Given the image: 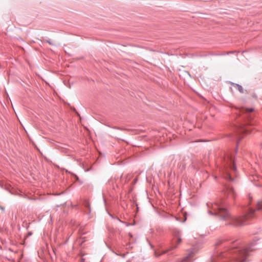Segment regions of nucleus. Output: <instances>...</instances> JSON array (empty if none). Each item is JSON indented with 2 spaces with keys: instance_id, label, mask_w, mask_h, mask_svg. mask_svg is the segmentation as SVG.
Returning a JSON list of instances; mask_svg holds the SVG:
<instances>
[{
  "instance_id": "obj_7",
  "label": "nucleus",
  "mask_w": 262,
  "mask_h": 262,
  "mask_svg": "<svg viewBox=\"0 0 262 262\" xmlns=\"http://www.w3.org/2000/svg\"><path fill=\"white\" fill-rule=\"evenodd\" d=\"M256 210H262V200H260L257 202Z\"/></svg>"
},
{
  "instance_id": "obj_9",
  "label": "nucleus",
  "mask_w": 262,
  "mask_h": 262,
  "mask_svg": "<svg viewBox=\"0 0 262 262\" xmlns=\"http://www.w3.org/2000/svg\"><path fill=\"white\" fill-rule=\"evenodd\" d=\"M244 111L246 114H249L250 113L253 112L254 111V109L252 108H246L245 109Z\"/></svg>"
},
{
  "instance_id": "obj_4",
  "label": "nucleus",
  "mask_w": 262,
  "mask_h": 262,
  "mask_svg": "<svg viewBox=\"0 0 262 262\" xmlns=\"http://www.w3.org/2000/svg\"><path fill=\"white\" fill-rule=\"evenodd\" d=\"M225 194L229 199H234L236 196V193L231 187H228L226 188L225 190Z\"/></svg>"
},
{
  "instance_id": "obj_8",
  "label": "nucleus",
  "mask_w": 262,
  "mask_h": 262,
  "mask_svg": "<svg viewBox=\"0 0 262 262\" xmlns=\"http://www.w3.org/2000/svg\"><path fill=\"white\" fill-rule=\"evenodd\" d=\"M224 177L227 180H228L230 181L233 180V179L231 178L230 175L227 172L225 173V175Z\"/></svg>"
},
{
  "instance_id": "obj_1",
  "label": "nucleus",
  "mask_w": 262,
  "mask_h": 262,
  "mask_svg": "<svg viewBox=\"0 0 262 262\" xmlns=\"http://www.w3.org/2000/svg\"><path fill=\"white\" fill-rule=\"evenodd\" d=\"M257 241L255 239L246 246L238 241L227 244L225 239H219L215 245H223L226 249L223 252L214 253L208 262H246L249 252L257 249Z\"/></svg>"
},
{
  "instance_id": "obj_10",
  "label": "nucleus",
  "mask_w": 262,
  "mask_h": 262,
  "mask_svg": "<svg viewBox=\"0 0 262 262\" xmlns=\"http://www.w3.org/2000/svg\"><path fill=\"white\" fill-rule=\"evenodd\" d=\"M47 42H48L49 43L51 44V45L52 44V43L51 42V41H48Z\"/></svg>"
},
{
  "instance_id": "obj_3",
  "label": "nucleus",
  "mask_w": 262,
  "mask_h": 262,
  "mask_svg": "<svg viewBox=\"0 0 262 262\" xmlns=\"http://www.w3.org/2000/svg\"><path fill=\"white\" fill-rule=\"evenodd\" d=\"M182 238L181 237L180 234L179 232L176 233L175 236L172 240V247L171 250L176 248L177 246L181 243Z\"/></svg>"
},
{
  "instance_id": "obj_2",
  "label": "nucleus",
  "mask_w": 262,
  "mask_h": 262,
  "mask_svg": "<svg viewBox=\"0 0 262 262\" xmlns=\"http://www.w3.org/2000/svg\"><path fill=\"white\" fill-rule=\"evenodd\" d=\"M208 213L210 214L218 216L222 220L227 222V224L234 226H242L245 225L246 221L251 218L254 217L255 210L249 208L246 210L245 214L238 217L231 216L225 207V204L221 200L217 201L211 204L210 207L208 205Z\"/></svg>"
},
{
  "instance_id": "obj_5",
  "label": "nucleus",
  "mask_w": 262,
  "mask_h": 262,
  "mask_svg": "<svg viewBox=\"0 0 262 262\" xmlns=\"http://www.w3.org/2000/svg\"><path fill=\"white\" fill-rule=\"evenodd\" d=\"M248 117V121H249V119H251V117H249L247 115ZM252 125L251 122H248L246 124L242 125L241 126V132L242 133H244L245 134H248L250 133L251 129L250 128L249 126Z\"/></svg>"
},
{
  "instance_id": "obj_6",
  "label": "nucleus",
  "mask_w": 262,
  "mask_h": 262,
  "mask_svg": "<svg viewBox=\"0 0 262 262\" xmlns=\"http://www.w3.org/2000/svg\"><path fill=\"white\" fill-rule=\"evenodd\" d=\"M233 86L237 89L241 93L243 92V89L242 86L238 84H233Z\"/></svg>"
}]
</instances>
